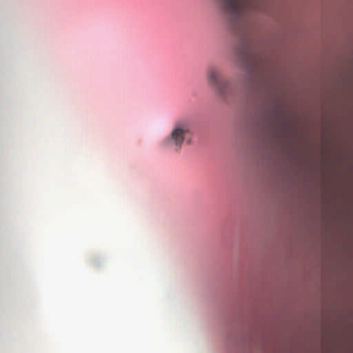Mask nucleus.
Instances as JSON below:
<instances>
[{"instance_id":"obj_1","label":"nucleus","mask_w":353,"mask_h":353,"mask_svg":"<svg viewBox=\"0 0 353 353\" xmlns=\"http://www.w3.org/2000/svg\"><path fill=\"white\" fill-rule=\"evenodd\" d=\"M207 79L209 84L215 90L217 94L223 99H227L231 94L232 90L228 81L223 80L217 69L214 67H210L208 69Z\"/></svg>"},{"instance_id":"obj_2","label":"nucleus","mask_w":353,"mask_h":353,"mask_svg":"<svg viewBox=\"0 0 353 353\" xmlns=\"http://www.w3.org/2000/svg\"><path fill=\"white\" fill-rule=\"evenodd\" d=\"M190 132L188 125L185 123H178L174 126L170 136L168 138L167 142L174 145L177 149L181 147L185 137Z\"/></svg>"},{"instance_id":"obj_3","label":"nucleus","mask_w":353,"mask_h":353,"mask_svg":"<svg viewBox=\"0 0 353 353\" xmlns=\"http://www.w3.org/2000/svg\"><path fill=\"white\" fill-rule=\"evenodd\" d=\"M225 5V10L234 17L241 15V8L237 0H222Z\"/></svg>"}]
</instances>
